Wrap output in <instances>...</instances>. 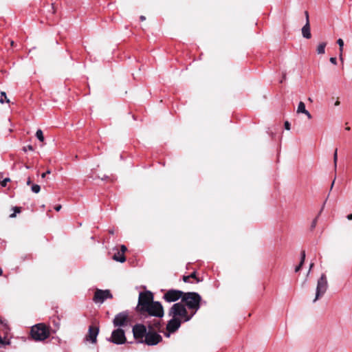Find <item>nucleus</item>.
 <instances>
[{
    "instance_id": "nucleus-1",
    "label": "nucleus",
    "mask_w": 352,
    "mask_h": 352,
    "mask_svg": "<svg viewBox=\"0 0 352 352\" xmlns=\"http://www.w3.org/2000/svg\"><path fill=\"white\" fill-rule=\"evenodd\" d=\"M205 305L201 302V297L197 292H184L181 302L175 303L171 308H199L200 306Z\"/></svg>"
},
{
    "instance_id": "nucleus-2",
    "label": "nucleus",
    "mask_w": 352,
    "mask_h": 352,
    "mask_svg": "<svg viewBox=\"0 0 352 352\" xmlns=\"http://www.w3.org/2000/svg\"><path fill=\"white\" fill-rule=\"evenodd\" d=\"M142 311H146L149 317H157L158 318L153 319V321H148V329L155 331L160 328V319L164 316V309H141Z\"/></svg>"
},
{
    "instance_id": "nucleus-3",
    "label": "nucleus",
    "mask_w": 352,
    "mask_h": 352,
    "mask_svg": "<svg viewBox=\"0 0 352 352\" xmlns=\"http://www.w3.org/2000/svg\"><path fill=\"white\" fill-rule=\"evenodd\" d=\"M31 335L34 340L41 341L47 338L50 333L44 324H38L32 327Z\"/></svg>"
},
{
    "instance_id": "nucleus-4",
    "label": "nucleus",
    "mask_w": 352,
    "mask_h": 352,
    "mask_svg": "<svg viewBox=\"0 0 352 352\" xmlns=\"http://www.w3.org/2000/svg\"><path fill=\"white\" fill-rule=\"evenodd\" d=\"M133 322V316L124 311L117 314L113 320V323L115 327H126L131 325Z\"/></svg>"
},
{
    "instance_id": "nucleus-5",
    "label": "nucleus",
    "mask_w": 352,
    "mask_h": 352,
    "mask_svg": "<svg viewBox=\"0 0 352 352\" xmlns=\"http://www.w3.org/2000/svg\"><path fill=\"white\" fill-rule=\"evenodd\" d=\"M153 300V294L150 291L140 292L138 298V305L136 308H149L152 300Z\"/></svg>"
},
{
    "instance_id": "nucleus-6",
    "label": "nucleus",
    "mask_w": 352,
    "mask_h": 352,
    "mask_svg": "<svg viewBox=\"0 0 352 352\" xmlns=\"http://www.w3.org/2000/svg\"><path fill=\"white\" fill-rule=\"evenodd\" d=\"M133 334L134 338L139 343H143L148 333L147 329L144 324H138L133 327Z\"/></svg>"
},
{
    "instance_id": "nucleus-7",
    "label": "nucleus",
    "mask_w": 352,
    "mask_h": 352,
    "mask_svg": "<svg viewBox=\"0 0 352 352\" xmlns=\"http://www.w3.org/2000/svg\"><path fill=\"white\" fill-rule=\"evenodd\" d=\"M107 340L116 344H124L126 342L124 331L120 328L113 330Z\"/></svg>"
},
{
    "instance_id": "nucleus-8",
    "label": "nucleus",
    "mask_w": 352,
    "mask_h": 352,
    "mask_svg": "<svg viewBox=\"0 0 352 352\" xmlns=\"http://www.w3.org/2000/svg\"><path fill=\"white\" fill-rule=\"evenodd\" d=\"M184 292L178 289H169L163 296V299L167 302H174L184 296Z\"/></svg>"
},
{
    "instance_id": "nucleus-9",
    "label": "nucleus",
    "mask_w": 352,
    "mask_h": 352,
    "mask_svg": "<svg viewBox=\"0 0 352 352\" xmlns=\"http://www.w3.org/2000/svg\"><path fill=\"white\" fill-rule=\"evenodd\" d=\"M162 340V336L155 332V331L148 329V333L145 340H144V344L148 346H153L157 344Z\"/></svg>"
},
{
    "instance_id": "nucleus-10",
    "label": "nucleus",
    "mask_w": 352,
    "mask_h": 352,
    "mask_svg": "<svg viewBox=\"0 0 352 352\" xmlns=\"http://www.w3.org/2000/svg\"><path fill=\"white\" fill-rule=\"evenodd\" d=\"M195 313V311L188 316L187 309H170L169 315L179 320L182 322L188 321Z\"/></svg>"
},
{
    "instance_id": "nucleus-11",
    "label": "nucleus",
    "mask_w": 352,
    "mask_h": 352,
    "mask_svg": "<svg viewBox=\"0 0 352 352\" xmlns=\"http://www.w3.org/2000/svg\"><path fill=\"white\" fill-rule=\"evenodd\" d=\"M328 287V283L327 280V277L325 274H322L320 278L318 280L317 287H316V298L314 300H316L320 296L323 295Z\"/></svg>"
},
{
    "instance_id": "nucleus-12",
    "label": "nucleus",
    "mask_w": 352,
    "mask_h": 352,
    "mask_svg": "<svg viewBox=\"0 0 352 352\" xmlns=\"http://www.w3.org/2000/svg\"><path fill=\"white\" fill-rule=\"evenodd\" d=\"M111 298L112 295L109 290L97 289L95 292L93 300L95 302L102 303L105 300Z\"/></svg>"
},
{
    "instance_id": "nucleus-13",
    "label": "nucleus",
    "mask_w": 352,
    "mask_h": 352,
    "mask_svg": "<svg viewBox=\"0 0 352 352\" xmlns=\"http://www.w3.org/2000/svg\"><path fill=\"white\" fill-rule=\"evenodd\" d=\"M181 325V321L177 320L176 318L173 317L171 320L167 324L166 329L168 331L167 333H165L166 337L170 336V333H174L176 331Z\"/></svg>"
},
{
    "instance_id": "nucleus-14",
    "label": "nucleus",
    "mask_w": 352,
    "mask_h": 352,
    "mask_svg": "<svg viewBox=\"0 0 352 352\" xmlns=\"http://www.w3.org/2000/svg\"><path fill=\"white\" fill-rule=\"evenodd\" d=\"M99 333V329L97 327L90 326L89 328L88 333L86 336V340L95 344L97 341V336Z\"/></svg>"
},
{
    "instance_id": "nucleus-15",
    "label": "nucleus",
    "mask_w": 352,
    "mask_h": 352,
    "mask_svg": "<svg viewBox=\"0 0 352 352\" xmlns=\"http://www.w3.org/2000/svg\"><path fill=\"white\" fill-rule=\"evenodd\" d=\"M0 323L1 325L4 326L6 328V331L4 332V337L2 338L0 336V344L1 345H9L10 342L7 339V334L9 330L8 327L7 322L6 320H0Z\"/></svg>"
},
{
    "instance_id": "nucleus-16",
    "label": "nucleus",
    "mask_w": 352,
    "mask_h": 352,
    "mask_svg": "<svg viewBox=\"0 0 352 352\" xmlns=\"http://www.w3.org/2000/svg\"><path fill=\"white\" fill-rule=\"evenodd\" d=\"M297 113H304L307 116L308 119H311L312 116L311 113L306 109L305 104L303 102H300L298 105Z\"/></svg>"
},
{
    "instance_id": "nucleus-17",
    "label": "nucleus",
    "mask_w": 352,
    "mask_h": 352,
    "mask_svg": "<svg viewBox=\"0 0 352 352\" xmlns=\"http://www.w3.org/2000/svg\"><path fill=\"white\" fill-rule=\"evenodd\" d=\"M302 34L306 38H310L311 36L310 32L309 21H307L302 28Z\"/></svg>"
},
{
    "instance_id": "nucleus-18",
    "label": "nucleus",
    "mask_w": 352,
    "mask_h": 352,
    "mask_svg": "<svg viewBox=\"0 0 352 352\" xmlns=\"http://www.w3.org/2000/svg\"><path fill=\"white\" fill-rule=\"evenodd\" d=\"M113 260L118 261L120 263H124L126 261V258L123 253L118 252L115 254L113 256Z\"/></svg>"
},
{
    "instance_id": "nucleus-19",
    "label": "nucleus",
    "mask_w": 352,
    "mask_h": 352,
    "mask_svg": "<svg viewBox=\"0 0 352 352\" xmlns=\"http://www.w3.org/2000/svg\"><path fill=\"white\" fill-rule=\"evenodd\" d=\"M305 259V252L304 250H302L301 252L300 262L299 265L296 267L295 272H298L300 270L302 265L304 264Z\"/></svg>"
},
{
    "instance_id": "nucleus-20",
    "label": "nucleus",
    "mask_w": 352,
    "mask_h": 352,
    "mask_svg": "<svg viewBox=\"0 0 352 352\" xmlns=\"http://www.w3.org/2000/svg\"><path fill=\"white\" fill-rule=\"evenodd\" d=\"M326 43L323 42L320 43L317 47V52L319 54H323L325 52Z\"/></svg>"
},
{
    "instance_id": "nucleus-21",
    "label": "nucleus",
    "mask_w": 352,
    "mask_h": 352,
    "mask_svg": "<svg viewBox=\"0 0 352 352\" xmlns=\"http://www.w3.org/2000/svg\"><path fill=\"white\" fill-rule=\"evenodd\" d=\"M36 137L38 138V140L41 142L44 141V136L43 133L41 129H38L36 132Z\"/></svg>"
},
{
    "instance_id": "nucleus-22",
    "label": "nucleus",
    "mask_w": 352,
    "mask_h": 352,
    "mask_svg": "<svg viewBox=\"0 0 352 352\" xmlns=\"http://www.w3.org/2000/svg\"><path fill=\"white\" fill-rule=\"evenodd\" d=\"M149 307V308H163V306L160 302L153 301V300H152V302Z\"/></svg>"
},
{
    "instance_id": "nucleus-23",
    "label": "nucleus",
    "mask_w": 352,
    "mask_h": 352,
    "mask_svg": "<svg viewBox=\"0 0 352 352\" xmlns=\"http://www.w3.org/2000/svg\"><path fill=\"white\" fill-rule=\"evenodd\" d=\"M13 210H14V212L10 215V218L15 217L16 213L21 212V208L20 207L15 206V207L13 208Z\"/></svg>"
},
{
    "instance_id": "nucleus-24",
    "label": "nucleus",
    "mask_w": 352,
    "mask_h": 352,
    "mask_svg": "<svg viewBox=\"0 0 352 352\" xmlns=\"http://www.w3.org/2000/svg\"><path fill=\"white\" fill-rule=\"evenodd\" d=\"M41 187L38 184H33L32 186V190L34 193H38L40 192Z\"/></svg>"
},
{
    "instance_id": "nucleus-25",
    "label": "nucleus",
    "mask_w": 352,
    "mask_h": 352,
    "mask_svg": "<svg viewBox=\"0 0 352 352\" xmlns=\"http://www.w3.org/2000/svg\"><path fill=\"white\" fill-rule=\"evenodd\" d=\"M337 43L338 44V45L340 47V51L342 54L343 52L344 41L342 38H339L337 41Z\"/></svg>"
},
{
    "instance_id": "nucleus-26",
    "label": "nucleus",
    "mask_w": 352,
    "mask_h": 352,
    "mask_svg": "<svg viewBox=\"0 0 352 352\" xmlns=\"http://www.w3.org/2000/svg\"><path fill=\"white\" fill-rule=\"evenodd\" d=\"M337 151L338 150L336 149L335 152H334V155H333V161H334V165H335V167H336V164H337V160H338V154H337Z\"/></svg>"
},
{
    "instance_id": "nucleus-27",
    "label": "nucleus",
    "mask_w": 352,
    "mask_h": 352,
    "mask_svg": "<svg viewBox=\"0 0 352 352\" xmlns=\"http://www.w3.org/2000/svg\"><path fill=\"white\" fill-rule=\"evenodd\" d=\"M10 181L9 178H5L2 182H1V184L2 186L5 187L7 185L8 182Z\"/></svg>"
},
{
    "instance_id": "nucleus-28",
    "label": "nucleus",
    "mask_w": 352,
    "mask_h": 352,
    "mask_svg": "<svg viewBox=\"0 0 352 352\" xmlns=\"http://www.w3.org/2000/svg\"><path fill=\"white\" fill-rule=\"evenodd\" d=\"M284 125H285V129L286 130H289L290 129V124H289V122L288 121H285Z\"/></svg>"
},
{
    "instance_id": "nucleus-29",
    "label": "nucleus",
    "mask_w": 352,
    "mask_h": 352,
    "mask_svg": "<svg viewBox=\"0 0 352 352\" xmlns=\"http://www.w3.org/2000/svg\"><path fill=\"white\" fill-rule=\"evenodd\" d=\"M329 60L333 65H336L337 64V60H336V58H335V57H331Z\"/></svg>"
},
{
    "instance_id": "nucleus-30",
    "label": "nucleus",
    "mask_w": 352,
    "mask_h": 352,
    "mask_svg": "<svg viewBox=\"0 0 352 352\" xmlns=\"http://www.w3.org/2000/svg\"><path fill=\"white\" fill-rule=\"evenodd\" d=\"M1 96H4V98H5V99H6V102H8V103H9V102H10L9 99H8V98H7V96H6V92L2 91V92L1 93Z\"/></svg>"
},
{
    "instance_id": "nucleus-31",
    "label": "nucleus",
    "mask_w": 352,
    "mask_h": 352,
    "mask_svg": "<svg viewBox=\"0 0 352 352\" xmlns=\"http://www.w3.org/2000/svg\"><path fill=\"white\" fill-rule=\"evenodd\" d=\"M316 223H317V217H316V218H315V219H314V221H312V223H311V228H312V229H314V228L316 227Z\"/></svg>"
},
{
    "instance_id": "nucleus-32",
    "label": "nucleus",
    "mask_w": 352,
    "mask_h": 352,
    "mask_svg": "<svg viewBox=\"0 0 352 352\" xmlns=\"http://www.w3.org/2000/svg\"><path fill=\"white\" fill-rule=\"evenodd\" d=\"M23 150H24L25 151H27L28 150H29V151H33V147H32V146H31V145H28L27 147H24Z\"/></svg>"
},
{
    "instance_id": "nucleus-33",
    "label": "nucleus",
    "mask_w": 352,
    "mask_h": 352,
    "mask_svg": "<svg viewBox=\"0 0 352 352\" xmlns=\"http://www.w3.org/2000/svg\"><path fill=\"white\" fill-rule=\"evenodd\" d=\"M51 173V171L50 170H47L45 173H43L42 175H41V177L42 178H45V176L47 175V174H50Z\"/></svg>"
},
{
    "instance_id": "nucleus-34",
    "label": "nucleus",
    "mask_w": 352,
    "mask_h": 352,
    "mask_svg": "<svg viewBox=\"0 0 352 352\" xmlns=\"http://www.w3.org/2000/svg\"><path fill=\"white\" fill-rule=\"evenodd\" d=\"M190 276H184L183 280L186 283L189 282Z\"/></svg>"
},
{
    "instance_id": "nucleus-35",
    "label": "nucleus",
    "mask_w": 352,
    "mask_h": 352,
    "mask_svg": "<svg viewBox=\"0 0 352 352\" xmlns=\"http://www.w3.org/2000/svg\"><path fill=\"white\" fill-rule=\"evenodd\" d=\"M126 250V247L124 245H121V251H122V253L124 254V252Z\"/></svg>"
},
{
    "instance_id": "nucleus-36",
    "label": "nucleus",
    "mask_w": 352,
    "mask_h": 352,
    "mask_svg": "<svg viewBox=\"0 0 352 352\" xmlns=\"http://www.w3.org/2000/svg\"><path fill=\"white\" fill-rule=\"evenodd\" d=\"M190 276V278H196V272H192L190 275H189Z\"/></svg>"
},
{
    "instance_id": "nucleus-37",
    "label": "nucleus",
    "mask_w": 352,
    "mask_h": 352,
    "mask_svg": "<svg viewBox=\"0 0 352 352\" xmlns=\"http://www.w3.org/2000/svg\"><path fill=\"white\" fill-rule=\"evenodd\" d=\"M305 15L306 22H307V21H309V13L307 11L305 12Z\"/></svg>"
},
{
    "instance_id": "nucleus-38",
    "label": "nucleus",
    "mask_w": 352,
    "mask_h": 352,
    "mask_svg": "<svg viewBox=\"0 0 352 352\" xmlns=\"http://www.w3.org/2000/svg\"><path fill=\"white\" fill-rule=\"evenodd\" d=\"M61 208H62V207H61V206H60V205H58V206H56L55 207V210H56V211H59V210L61 209Z\"/></svg>"
},
{
    "instance_id": "nucleus-39",
    "label": "nucleus",
    "mask_w": 352,
    "mask_h": 352,
    "mask_svg": "<svg viewBox=\"0 0 352 352\" xmlns=\"http://www.w3.org/2000/svg\"><path fill=\"white\" fill-rule=\"evenodd\" d=\"M339 58H340V60L342 62H343L342 53L341 54V52H340Z\"/></svg>"
},
{
    "instance_id": "nucleus-40",
    "label": "nucleus",
    "mask_w": 352,
    "mask_h": 352,
    "mask_svg": "<svg viewBox=\"0 0 352 352\" xmlns=\"http://www.w3.org/2000/svg\"><path fill=\"white\" fill-rule=\"evenodd\" d=\"M347 219H349V220H352V214H349V215L347 216Z\"/></svg>"
},
{
    "instance_id": "nucleus-41",
    "label": "nucleus",
    "mask_w": 352,
    "mask_h": 352,
    "mask_svg": "<svg viewBox=\"0 0 352 352\" xmlns=\"http://www.w3.org/2000/svg\"><path fill=\"white\" fill-rule=\"evenodd\" d=\"M145 19H146V17H145L144 16H140V20H141L142 21H144Z\"/></svg>"
},
{
    "instance_id": "nucleus-42",
    "label": "nucleus",
    "mask_w": 352,
    "mask_h": 352,
    "mask_svg": "<svg viewBox=\"0 0 352 352\" xmlns=\"http://www.w3.org/2000/svg\"><path fill=\"white\" fill-rule=\"evenodd\" d=\"M30 184H31V180H30V179L29 178V179H28V181H27V185H28V186H29V185H30Z\"/></svg>"
},
{
    "instance_id": "nucleus-43",
    "label": "nucleus",
    "mask_w": 352,
    "mask_h": 352,
    "mask_svg": "<svg viewBox=\"0 0 352 352\" xmlns=\"http://www.w3.org/2000/svg\"><path fill=\"white\" fill-rule=\"evenodd\" d=\"M313 266H314V263H311V264H310V267H309V272H308V274L309 273V272H310V270H311V268L313 267Z\"/></svg>"
},
{
    "instance_id": "nucleus-44",
    "label": "nucleus",
    "mask_w": 352,
    "mask_h": 352,
    "mask_svg": "<svg viewBox=\"0 0 352 352\" xmlns=\"http://www.w3.org/2000/svg\"><path fill=\"white\" fill-rule=\"evenodd\" d=\"M340 104V102L339 101H336V103H335V105H339Z\"/></svg>"
},
{
    "instance_id": "nucleus-45",
    "label": "nucleus",
    "mask_w": 352,
    "mask_h": 352,
    "mask_svg": "<svg viewBox=\"0 0 352 352\" xmlns=\"http://www.w3.org/2000/svg\"><path fill=\"white\" fill-rule=\"evenodd\" d=\"M109 233H110L111 234H114V232H113V230H109Z\"/></svg>"
},
{
    "instance_id": "nucleus-46",
    "label": "nucleus",
    "mask_w": 352,
    "mask_h": 352,
    "mask_svg": "<svg viewBox=\"0 0 352 352\" xmlns=\"http://www.w3.org/2000/svg\"><path fill=\"white\" fill-rule=\"evenodd\" d=\"M2 274H3V270H2V269L0 267V276H1V275H2Z\"/></svg>"
},
{
    "instance_id": "nucleus-47",
    "label": "nucleus",
    "mask_w": 352,
    "mask_h": 352,
    "mask_svg": "<svg viewBox=\"0 0 352 352\" xmlns=\"http://www.w3.org/2000/svg\"><path fill=\"white\" fill-rule=\"evenodd\" d=\"M0 102H1V103H3V102H4V100H3V98H1V99H0Z\"/></svg>"
},
{
    "instance_id": "nucleus-48",
    "label": "nucleus",
    "mask_w": 352,
    "mask_h": 352,
    "mask_svg": "<svg viewBox=\"0 0 352 352\" xmlns=\"http://www.w3.org/2000/svg\"><path fill=\"white\" fill-rule=\"evenodd\" d=\"M346 130L349 131L350 130V127H349V126L346 127Z\"/></svg>"
},
{
    "instance_id": "nucleus-49",
    "label": "nucleus",
    "mask_w": 352,
    "mask_h": 352,
    "mask_svg": "<svg viewBox=\"0 0 352 352\" xmlns=\"http://www.w3.org/2000/svg\"><path fill=\"white\" fill-rule=\"evenodd\" d=\"M308 100H309V101H311V102L312 101L311 98H309Z\"/></svg>"
},
{
    "instance_id": "nucleus-50",
    "label": "nucleus",
    "mask_w": 352,
    "mask_h": 352,
    "mask_svg": "<svg viewBox=\"0 0 352 352\" xmlns=\"http://www.w3.org/2000/svg\"><path fill=\"white\" fill-rule=\"evenodd\" d=\"M333 184H334V181L332 182L331 188L333 187Z\"/></svg>"
},
{
    "instance_id": "nucleus-51",
    "label": "nucleus",
    "mask_w": 352,
    "mask_h": 352,
    "mask_svg": "<svg viewBox=\"0 0 352 352\" xmlns=\"http://www.w3.org/2000/svg\"><path fill=\"white\" fill-rule=\"evenodd\" d=\"M11 45H14V42L13 41H11Z\"/></svg>"
}]
</instances>
